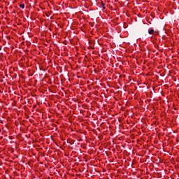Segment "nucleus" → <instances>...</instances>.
I'll list each match as a JSON object with an SVG mask.
<instances>
[{
  "mask_svg": "<svg viewBox=\"0 0 179 179\" xmlns=\"http://www.w3.org/2000/svg\"><path fill=\"white\" fill-rule=\"evenodd\" d=\"M154 32H155V30H153V29H150L148 31L149 34H153Z\"/></svg>",
  "mask_w": 179,
  "mask_h": 179,
  "instance_id": "1",
  "label": "nucleus"
},
{
  "mask_svg": "<svg viewBox=\"0 0 179 179\" xmlns=\"http://www.w3.org/2000/svg\"><path fill=\"white\" fill-rule=\"evenodd\" d=\"M103 9H106V7H105V6H103Z\"/></svg>",
  "mask_w": 179,
  "mask_h": 179,
  "instance_id": "3",
  "label": "nucleus"
},
{
  "mask_svg": "<svg viewBox=\"0 0 179 179\" xmlns=\"http://www.w3.org/2000/svg\"><path fill=\"white\" fill-rule=\"evenodd\" d=\"M0 132H1V129H0Z\"/></svg>",
  "mask_w": 179,
  "mask_h": 179,
  "instance_id": "4",
  "label": "nucleus"
},
{
  "mask_svg": "<svg viewBox=\"0 0 179 179\" xmlns=\"http://www.w3.org/2000/svg\"><path fill=\"white\" fill-rule=\"evenodd\" d=\"M20 7H21L22 8V9H24V4H20Z\"/></svg>",
  "mask_w": 179,
  "mask_h": 179,
  "instance_id": "2",
  "label": "nucleus"
}]
</instances>
